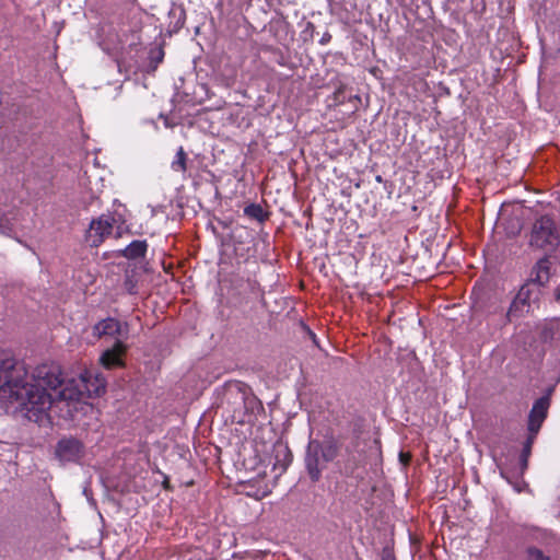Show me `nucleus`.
I'll return each instance as SVG.
<instances>
[{
	"mask_svg": "<svg viewBox=\"0 0 560 560\" xmlns=\"http://www.w3.org/2000/svg\"><path fill=\"white\" fill-rule=\"evenodd\" d=\"M244 214L250 219L257 220L258 222H264L266 220V214L261 206L257 203H250L244 208Z\"/></svg>",
	"mask_w": 560,
	"mask_h": 560,
	"instance_id": "a211bd4d",
	"label": "nucleus"
},
{
	"mask_svg": "<svg viewBox=\"0 0 560 560\" xmlns=\"http://www.w3.org/2000/svg\"><path fill=\"white\" fill-rule=\"evenodd\" d=\"M305 465L307 472L310 475V478L313 481L319 480L322 476V471L324 468L323 460L320 458V455L318 452L314 450H310V445L307 446V452L305 456Z\"/></svg>",
	"mask_w": 560,
	"mask_h": 560,
	"instance_id": "ddd939ff",
	"label": "nucleus"
},
{
	"mask_svg": "<svg viewBox=\"0 0 560 560\" xmlns=\"http://www.w3.org/2000/svg\"><path fill=\"white\" fill-rule=\"evenodd\" d=\"M127 346L122 340L115 341L112 348L106 349L100 357L101 364L105 369H113L124 365V355L126 354Z\"/></svg>",
	"mask_w": 560,
	"mask_h": 560,
	"instance_id": "f8f14e48",
	"label": "nucleus"
},
{
	"mask_svg": "<svg viewBox=\"0 0 560 560\" xmlns=\"http://www.w3.org/2000/svg\"><path fill=\"white\" fill-rule=\"evenodd\" d=\"M255 441L262 444L261 452L265 454L260 459V465L264 467L262 475L268 476L267 468L270 467L272 478L278 479L292 462L293 456L288 444L278 435L272 422H259Z\"/></svg>",
	"mask_w": 560,
	"mask_h": 560,
	"instance_id": "f03ea898",
	"label": "nucleus"
},
{
	"mask_svg": "<svg viewBox=\"0 0 560 560\" xmlns=\"http://www.w3.org/2000/svg\"><path fill=\"white\" fill-rule=\"evenodd\" d=\"M12 375H14V378L19 377L20 387L25 386L30 388L33 383L32 375L28 376L27 371L22 364L8 362L7 371H4L3 374H0V400L4 405L8 415L26 420L25 416L22 415L23 409L18 408V400L13 397H7L3 395L4 393H2L4 386L11 383L10 378H12Z\"/></svg>",
	"mask_w": 560,
	"mask_h": 560,
	"instance_id": "39448f33",
	"label": "nucleus"
},
{
	"mask_svg": "<svg viewBox=\"0 0 560 560\" xmlns=\"http://www.w3.org/2000/svg\"><path fill=\"white\" fill-rule=\"evenodd\" d=\"M16 221L14 211H3L0 209V234L12 236Z\"/></svg>",
	"mask_w": 560,
	"mask_h": 560,
	"instance_id": "2eb2a0df",
	"label": "nucleus"
},
{
	"mask_svg": "<svg viewBox=\"0 0 560 560\" xmlns=\"http://www.w3.org/2000/svg\"><path fill=\"white\" fill-rule=\"evenodd\" d=\"M261 450H262V447H261L260 450H259V448H257V450H256V452H257V454H258V457H259V460H260L261 458H264V455H265V454L261 452Z\"/></svg>",
	"mask_w": 560,
	"mask_h": 560,
	"instance_id": "4be33fe9",
	"label": "nucleus"
},
{
	"mask_svg": "<svg viewBox=\"0 0 560 560\" xmlns=\"http://www.w3.org/2000/svg\"><path fill=\"white\" fill-rule=\"evenodd\" d=\"M400 459L405 460V462H408V458H406V456L402 453H400Z\"/></svg>",
	"mask_w": 560,
	"mask_h": 560,
	"instance_id": "bb28decb",
	"label": "nucleus"
},
{
	"mask_svg": "<svg viewBox=\"0 0 560 560\" xmlns=\"http://www.w3.org/2000/svg\"><path fill=\"white\" fill-rule=\"evenodd\" d=\"M310 450L319 453L324 464L332 462L339 452V442L335 439L326 422H313L310 425Z\"/></svg>",
	"mask_w": 560,
	"mask_h": 560,
	"instance_id": "20e7f679",
	"label": "nucleus"
},
{
	"mask_svg": "<svg viewBox=\"0 0 560 560\" xmlns=\"http://www.w3.org/2000/svg\"><path fill=\"white\" fill-rule=\"evenodd\" d=\"M400 459L405 460V462H408V458H406V456L402 453H400Z\"/></svg>",
	"mask_w": 560,
	"mask_h": 560,
	"instance_id": "a878e982",
	"label": "nucleus"
},
{
	"mask_svg": "<svg viewBox=\"0 0 560 560\" xmlns=\"http://www.w3.org/2000/svg\"><path fill=\"white\" fill-rule=\"evenodd\" d=\"M540 290L533 283L527 282L524 284L514 300L508 312V317L511 320L513 317L522 316L524 313H529L533 305L538 301Z\"/></svg>",
	"mask_w": 560,
	"mask_h": 560,
	"instance_id": "0eeeda50",
	"label": "nucleus"
},
{
	"mask_svg": "<svg viewBox=\"0 0 560 560\" xmlns=\"http://www.w3.org/2000/svg\"><path fill=\"white\" fill-rule=\"evenodd\" d=\"M158 59H156V62L161 61L162 60V57H163V52L160 50L158 51Z\"/></svg>",
	"mask_w": 560,
	"mask_h": 560,
	"instance_id": "5701e85b",
	"label": "nucleus"
},
{
	"mask_svg": "<svg viewBox=\"0 0 560 560\" xmlns=\"http://www.w3.org/2000/svg\"><path fill=\"white\" fill-rule=\"evenodd\" d=\"M82 455L83 445L77 439H61L57 444L56 457L62 464L78 462Z\"/></svg>",
	"mask_w": 560,
	"mask_h": 560,
	"instance_id": "9d476101",
	"label": "nucleus"
},
{
	"mask_svg": "<svg viewBox=\"0 0 560 560\" xmlns=\"http://www.w3.org/2000/svg\"><path fill=\"white\" fill-rule=\"evenodd\" d=\"M230 395L233 396V404L237 407L225 420L229 418L230 420H244L245 418L253 420L258 419L265 412L261 401L252 393L238 390L235 395L232 393Z\"/></svg>",
	"mask_w": 560,
	"mask_h": 560,
	"instance_id": "423d86ee",
	"label": "nucleus"
},
{
	"mask_svg": "<svg viewBox=\"0 0 560 560\" xmlns=\"http://www.w3.org/2000/svg\"><path fill=\"white\" fill-rule=\"evenodd\" d=\"M382 560H395L390 555H386Z\"/></svg>",
	"mask_w": 560,
	"mask_h": 560,
	"instance_id": "b1692460",
	"label": "nucleus"
},
{
	"mask_svg": "<svg viewBox=\"0 0 560 560\" xmlns=\"http://www.w3.org/2000/svg\"><path fill=\"white\" fill-rule=\"evenodd\" d=\"M115 219L109 214H102L92 220L85 234V240L90 246L97 247L107 236L113 233Z\"/></svg>",
	"mask_w": 560,
	"mask_h": 560,
	"instance_id": "6e6552de",
	"label": "nucleus"
},
{
	"mask_svg": "<svg viewBox=\"0 0 560 560\" xmlns=\"http://www.w3.org/2000/svg\"><path fill=\"white\" fill-rule=\"evenodd\" d=\"M355 467H357V460H355V458H353L345 464V466L341 468V471L347 476H351L354 474Z\"/></svg>",
	"mask_w": 560,
	"mask_h": 560,
	"instance_id": "412c9836",
	"label": "nucleus"
},
{
	"mask_svg": "<svg viewBox=\"0 0 560 560\" xmlns=\"http://www.w3.org/2000/svg\"><path fill=\"white\" fill-rule=\"evenodd\" d=\"M310 335L312 336V338L315 340V334L311 332L310 331Z\"/></svg>",
	"mask_w": 560,
	"mask_h": 560,
	"instance_id": "c85d7f7f",
	"label": "nucleus"
},
{
	"mask_svg": "<svg viewBox=\"0 0 560 560\" xmlns=\"http://www.w3.org/2000/svg\"><path fill=\"white\" fill-rule=\"evenodd\" d=\"M529 244L546 253H551L558 247L560 244V233L551 215L545 214L535 220Z\"/></svg>",
	"mask_w": 560,
	"mask_h": 560,
	"instance_id": "7ed1b4c3",
	"label": "nucleus"
},
{
	"mask_svg": "<svg viewBox=\"0 0 560 560\" xmlns=\"http://www.w3.org/2000/svg\"><path fill=\"white\" fill-rule=\"evenodd\" d=\"M329 38H330V36H329V35H327V37H326V36H324V37L322 38L320 43H322V44H324V43H326Z\"/></svg>",
	"mask_w": 560,
	"mask_h": 560,
	"instance_id": "393cba45",
	"label": "nucleus"
},
{
	"mask_svg": "<svg viewBox=\"0 0 560 560\" xmlns=\"http://www.w3.org/2000/svg\"><path fill=\"white\" fill-rule=\"evenodd\" d=\"M515 489H516V491H517V492H521V491H522V487H521L518 483H517V485H515Z\"/></svg>",
	"mask_w": 560,
	"mask_h": 560,
	"instance_id": "cd10ccee",
	"label": "nucleus"
},
{
	"mask_svg": "<svg viewBox=\"0 0 560 560\" xmlns=\"http://www.w3.org/2000/svg\"><path fill=\"white\" fill-rule=\"evenodd\" d=\"M526 559L527 560H550L549 556L545 555L537 547H528L526 550Z\"/></svg>",
	"mask_w": 560,
	"mask_h": 560,
	"instance_id": "aec40b11",
	"label": "nucleus"
},
{
	"mask_svg": "<svg viewBox=\"0 0 560 560\" xmlns=\"http://www.w3.org/2000/svg\"><path fill=\"white\" fill-rule=\"evenodd\" d=\"M172 168L175 172L186 171V153L182 147L178 149L175 160L172 162Z\"/></svg>",
	"mask_w": 560,
	"mask_h": 560,
	"instance_id": "6ab92c4d",
	"label": "nucleus"
},
{
	"mask_svg": "<svg viewBox=\"0 0 560 560\" xmlns=\"http://www.w3.org/2000/svg\"><path fill=\"white\" fill-rule=\"evenodd\" d=\"M96 199H97V198H96L95 196H92V197H91V200H92V201H94V200H96Z\"/></svg>",
	"mask_w": 560,
	"mask_h": 560,
	"instance_id": "c756f323",
	"label": "nucleus"
},
{
	"mask_svg": "<svg viewBox=\"0 0 560 560\" xmlns=\"http://www.w3.org/2000/svg\"><path fill=\"white\" fill-rule=\"evenodd\" d=\"M11 383L4 386V396L18 400L26 420H52L49 412L59 409L62 420H79L86 417L97 418L95 409L88 399L105 393L106 380L101 373L84 371L78 377L63 380L60 366L56 363H43L32 372L31 387H20L19 377L12 375Z\"/></svg>",
	"mask_w": 560,
	"mask_h": 560,
	"instance_id": "f257e3e1",
	"label": "nucleus"
},
{
	"mask_svg": "<svg viewBox=\"0 0 560 560\" xmlns=\"http://www.w3.org/2000/svg\"><path fill=\"white\" fill-rule=\"evenodd\" d=\"M550 277V262L547 258H542L537 261L533 273L530 283H533L538 290H540L541 287H544L548 281Z\"/></svg>",
	"mask_w": 560,
	"mask_h": 560,
	"instance_id": "4468645a",
	"label": "nucleus"
},
{
	"mask_svg": "<svg viewBox=\"0 0 560 560\" xmlns=\"http://www.w3.org/2000/svg\"><path fill=\"white\" fill-rule=\"evenodd\" d=\"M549 398L547 396L537 399L530 410L528 420H544L547 417Z\"/></svg>",
	"mask_w": 560,
	"mask_h": 560,
	"instance_id": "f3484780",
	"label": "nucleus"
},
{
	"mask_svg": "<svg viewBox=\"0 0 560 560\" xmlns=\"http://www.w3.org/2000/svg\"><path fill=\"white\" fill-rule=\"evenodd\" d=\"M147 248L145 241H133L122 250V255L128 259H137L145 255Z\"/></svg>",
	"mask_w": 560,
	"mask_h": 560,
	"instance_id": "dca6fc26",
	"label": "nucleus"
},
{
	"mask_svg": "<svg viewBox=\"0 0 560 560\" xmlns=\"http://www.w3.org/2000/svg\"><path fill=\"white\" fill-rule=\"evenodd\" d=\"M128 324L122 323L116 318L107 317L100 320L93 327V335L103 338H114L115 341L122 340L128 336Z\"/></svg>",
	"mask_w": 560,
	"mask_h": 560,
	"instance_id": "1a4fd4ad",
	"label": "nucleus"
},
{
	"mask_svg": "<svg viewBox=\"0 0 560 560\" xmlns=\"http://www.w3.org/2000/svg\"><path fill=\"white\" fill-rule=\"evenodd\" d=\"M542 422H528L527 432L525 434V440L522 445V451L520 454V476H523L525 470L528 467V459L532 454V446L537 438V434L540 431Z\"/></svg>",
	"mask_w": 560,
	"mask_h": 560,
	"instance_id": "9b49d317",
	"label": "nucleus"
}]
</instances>
